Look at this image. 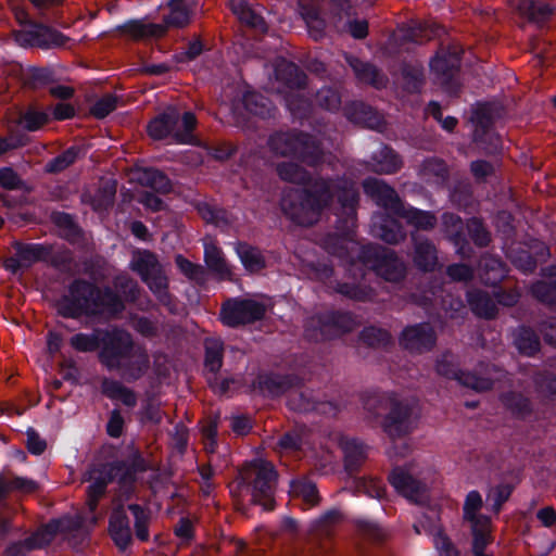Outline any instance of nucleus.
Instances as JSON below:
<instances>
[{"instance_id": "f257e3e1", "label": "nucleus", "mask_w": 556, "mask_h": 556, "mask_svg": "<svg viewBox=\"0 0 556 556\" xmlns=\"http://www.w3.org/2000/svg\"><path fill=\"white\" fill-rule=\"evenodd\" d=\"M305 187L281 200V210L293 223L311 226L320 213L337 199V229L349 235L356 227L359 193L354 184L344 176L309 178Z\"/></svg>"}, {"instance_id": "f03ea898", "label": "nucleus", "mask_w": 556, "mask_h": 556, "mask_svg": "<svg viewBox=\"0 0 556 556\" xmlns=\"http://www.w3.org/2000/svg\"><path fill=\"white\" fill-rule=\"evenodd\" d=\"M84 273L91 279L75 278L56 304L58 314L64 318L87 317L117 318L126 309L121 294L110 286H98L103 277L98 261L84 262Z\"/></svg>"}, {"instance_id": "7ed1b4c3", "label": "nucleus", "mask_w": 556, "mask_h": 556, "mask_svg": "<svg viewBox=\"0 0 556 556\" xmlns=\"http://www.w3.org/2000/svg\"><path fill=\"white\" fill-rule=\"evenodd\" d=\"M100 333V364L109 371L123 370L128 381L140 379L148 369L149 358L146 353H141L135 361H130L135 349L131 334L119 327L102 328Z\"/></svg>"}, {"instance_id": "20e7f679", "label": "nucleus", "mask_w": 556, "mask_h": 556, "mask_svg": "<svg viewBox=\"0 0 556 556\" xmlns=\"http://www.w3.org/2000/svg\"><path fill=\"white\" fill-rule=\"evenodd\" d=\"M147 462L139 451L132 452L125 459H115L99 464L88 472L86 489L87 506L91 513L98 509L100 500L105 495L108 485L117 480L122 486H132L137 475L147 471Z\"/></svg>"}, {"instance_id": "39448f33", "label": "nucleus", "mask_w": 556, "mask_h": 556, "mask_svg": "<svg viewBox=\"0 0 556 556\" xmlns=\"http://www.w3.org/2000/svg\"><path fill=\"white\" fill-rule=\"evenodd\" d=\"M268 143L276 154L293 157L314 168L330 165L334 159L315 136L298 129L276 131L270 135Z\"/></svg>"}, {"instance_id": "423d86ee", "label": "nucleus", "mask_w": 556, "mask_h": 556, "mask_svg": "<svg viewBox=\"0 0 556 556\" xmlns=\"http://www.w3.org/2000/svg\"><path fill=\"white\" fill-rule=\"evenodd\" d=\"M190 0H167L168 14L163 16L162 23H146L143 20H128L117 26V30L135 41L159 39L166 36L168 29L187 27L193 15Z\"/></svg>"}, {"instance_id": "0eeeda50", "label": "nucleus", "mask_w": 556, "mask_h": 556, "mask_svg": "<svg viewBox=\"0 0 556 556\" xmlns=\"http://www.w3.org/2000/svg\"><path fill=\"white\" fill-rule=\"evenodd\" d=\"M418 420L416 405L405 399H396L389 410L380 420V427L386 435L392 441L388 448V456L405 457L410 451L407 443L396 444L395 440L402 439L413 433Z\"/></svg>"}, {"instance_id": "6e6552de", "label": "nucleus", "mask_w": 556, "mask_h": 556, "mask_svg": "<svg viewBox=\"0 0 556 556\" xmlns=\"http://www.w3.org/2000/svg\"><path fill=\"white\" fill-rule=\"evenodd\" d=\"M194 113L188 111L181 116L176 110L163 111L147 124V134L154 141L170 139L176 144H198Z\"/></svg>"}, {"instance_id": "1a4fd4ad", "label": "nucleus", "mask_w": 556, "mask_h": 556, "mask_svg": "<svg viewBox=\"0 0 556 556\" xmlns=\"http://www.w3.org/2000/svg\"><path fill=\"white\" fill-rule=\"evenodd\" d=\"M16 22L20 27L12 30V37L21 48L47 51L63 48L71 40L56 28L34 20L25 11L16 13Z\"/></svg>"}, {"instance_id": "9d476101", "label": "nucleus", "mask_w": 556, "mask_h": 556, "mask_svg": "<svg viewBox=\"0 0 556 556\" xmlns=\"http://www.w3.org/2000/svg\"><path fill=\"white\" fill-rule=\"evenodd\" d=\"M356 327L354 315L348 311L317 312L304 321V337L309 342H325L340 338Z\"/></svg>"}, {"instance_id": "9b49d317", "label": "nucleus", "mask_w": 556, "mask_h": 556, "mask_svg": "<svg viewBox=\"0 0 556 556\" xmlns=\"http://www.w3.org/2000/svg\"><path fill=\"white\" fill-rule=\"evenodd\" d=\"M438 375L457 381L460 386L472 389L477 392L490 391L494 387L495 379L491 371L495 365L480 362L473 371L463 370L451 353H443L435 363Z\"/></svg>"}, {"instance_id": "f8f14e48", "label": "nucleus", "mask_w": 556, "mask_h": 556, "mask_svg": "<svg viewBox=\"0 0 556 556\" xmlns=\"http://www.w3.org/2000/svg\"><path fill=\"white\" fill-rule=\"evenodd\" d=\"M358 261L389 282H400L406 276V266L396 252L378 243L361 247Z\"/></svg>"}, {"instance_id": "ddd939ff", "label": "nucleus", "mask_w": 556, "mask_h": 556, "mask_svg": "<svg viewBox=\"0 0 556 556\" xmlns=\"http://www.w3.org/2000/svg\"><path fill=\"white\" fill-rule=\"evenodd\" d=\"M358 261L389 282H400L406 276V266L396 252L378 243L361 247Z\"/></svg>"}, {"instance_id": "4468645a", "label": "nucleus", "mask_w": 556, "mask_h": 556, "mask_svg": "<svg viewBox=\"0 0 556 556\" xmlns=\"http://www.w3.org/2000/svg\"><path fill=\"white\" fill-rule=\"evenodd\" d=\"M277 480L278 472L275 467L269 463H263L249 477L241 479L238 489L247 488L251 492L252 502L270 511L275 508Z\"/></svg>"}, {"instance_id": "2eb2a0df", "label": "nucleus", "mask_w": 556, "mask_h": 556, "mask_svg": "<svg viewBox=\"0 0 556 556\" xmlns=\"http://www.w3.org/2000/svg\"><path fill=\"white\" fill-rule=\"evenodd\" d=\"M266 311L262 302L237 296L229 298L222 304L219 317L223 325L238 328L262 320Z\"/></svg>"}, {"instance_id": "dca6fc26", "label": "nucleus", "mask_w": 556, "mask_h": 556, "mask_svg": "<svg viewBox=\"0 0 556 556\" xmlns=\"http://www.w3.org/2000/svg\"><path fill=\"white\" fill-rule=\"evenodd\" d=\"M430 70L433 80L444 92L450 96H457L460 91L458 73L460 70V58L456 52H438L430 61Z\"/></svg>"}, {"instance_id": "f3484780", "label": "nucleus", "mask_w": 556, "mask_h": 556, "mask_svg": "<svg viewBox=\"0 0 556 556\" xmlns=\"http://www.w3.org/2000/svg\"><path fill=\"white\" fill-rule=\"evenodd\" d=\"M510 263L523 274H533L540 263H544L551 256L549 248L542 241L532 239L528 248L521 244L511 245L506 251Z\"/></svg>"}, {"instance_id": "a211bd4d", "label": "nucleus", "mask_w": 556, "mask_h": 556, "mask_svg": "<svg viewBox=\"0 0 556 556\" xmlns=\"http://www.w3.org/2000/svg\"><path fill=\"white\" fill-rule=\"evenodd\" d=\"M437 340V332L428 321L406 326L399 337L401 346L413 354H424L432 351Z\"/></svg>"}, {"instance_id": "6ab92c4d", "label": "nucleus", "mask_w": 556, "mask_h": 556, "mask_svg": "<svg viewBox=\"0 0 556 556\" xmlns=\"http://www.w3.org/2000/svg\"><path fill=\"white\" fill-rule=\"evenodd\" d=\"M288 405L292 410L299 413H317L328 417H334L343 408L338 401L319 400L313 391L304 390L293 393L288 399Z\"/></svg>"}, {"instance_id": "aec40b11", "label": "nucleus", "mask_w": 556, "mask_h": 556, "mask_svg": "<svg viewBox=\"0 0 556 556\" xmlns=\"http://www.w3.org/2000/svg\"><path fill=\"white\" fill-rule=\"evenodd\" d=\"M363 188L367 195L372 198L378 206L399 216L404 208L405 203L401 200L395 189L382 179L376 177H367L363 181Z\"/></svg>"}, {"instance_id": "412c9836", "label": "nucleus", "mask_w": 556, "mask_h": 556, "mask_svg": "<svg viewBox=\"0 0 556 556\" xmlns=\"http://www.w3.org/2000/svg\"><path fill=\"white\" fill-rule=\"evenodd\" d=\"M442 228L446 239L454 245L456 253L463 260H470L475 250L467 239L465 225L459 215L452 212H444L441 216Z\"/></svg>"}, {"instance_id": "4be33fe9", "label": "nucleus", "mask_w": 556, "mask_h": 556, "mask_svg": "<svg viewBox=\"0 0 556 556\" xmlns=\"http://www.w3.org/2000/svg\"><path fill=\"white\" fill-rule=\"evenodd\" d=\"M298 382L293 375L260 372L251 383V390L262 396L278 397L292 389Z\"/></svg>"}, {"instance_id": "5701e85b", "label": "nucleus", "mask_w": 556, "mask_h": 556, "mask_svg": "<svg viewBox=\"0 0 556 556\" xmlns=\"http://www.w3.org/2000/svg\"><path fill=\"white\" fill-rule=\"evenodd\" d=\"M127 511V506L121 503L113 507L109 516V534L121 552H125L132 544V530Z\"/></svg>"}, {"instance_id": "b1692460", "label": "nucleus", "mask_w": 556, "mask_h": 556, "mask_svg": "<svg viewBox=\"0 0 556 556\" xmlns=\"http://www.w3.org/2000/svg\"><path fill=\"white\" fill-rule=\"evenodd\" d=\"M500 401L505 410L516 420L538 421L541 419L532 400L520 391H505L500 395Z\"/></svg>"}, {"instance_id": "393cba45", "label": "nucleus", "mask_w": 556, "mask_h": 556, "mask_svg": "<svg viewBox=\"0 0 556 556\" xmlns=\"http://www.w3.org/2000/svg\"><path fill=\"white\" fill-rule=\"evenodd\" d=\"M275 78L281 88L289 91L303 90L307 85V76L294 62L280 58L275 64Z\"/></svg>"}, {"instance_id": "a878e982", "label": "nucleus", "mask_w": 556, "mask_h": 556, "mask_svg": "<svg viewBox=\"0 0 556 556\" xmlns=\"http://www.w3.org/2000/svg\"><path fill=\"white\" fill-rule=\"evenodd\" d=\"M517 11L521 17L542 29L554 16L556 5L544 0H519Z\"/></svg>"}, {"instance_id": "bb28decb", "label": "nucleus", "mask_w": 556, "mask_h": 556, "mask_svg": "<svg viewBox=\"0 0 556 556\" xmlns=\"http://www.w3.org/2000/svg\"><path fill=\"white\" fill-rule=\"evenodd\" d=\"M343 114L353 124L370 129H377L383 125L382 116L372 106L363 101L354 100L345 103Z\"/></svg>"}, {"instance_id": "cd10ccee", "label": "nucleus", "mask_w": 556, "mask_h": 556, "mask_svg": "<svg viewBox=\"0 0 556 556\" xmlns=\"http://www.w3.org/2000/svg\"><path fill=\"white\" fill-rule=\"evenodd\" d=\"M415 267L424 273L435 271L439 267L438 250L434 243L428 238L413 236Z\"/></svg>"}, {"instance_id": "c85d7f7f", "label": "nucleus", "mask_w": 556, "mask_h": 556, "mask_svg": "<svg viewBox=\"0 0 556 556\" xmlns=\"http://www.w3.org/2000/svg\"><path fill=\"white\" fill-rule=\"evenodd\" d=\"M37 488V483L27 478L11 476L5 477L0 475V506H3L2 502L11 491H25L33 492ZM11 530L8 518L0 517V541L3 540Z\"/></svg>"}, {"instance_id": "c756f323", "label": "nucleus", "mask_w": 556, "mask_h": 556, "mask_svg": "<svg viewBox=\"0 0 556 556\" xmlns=\"http://www.w3.org/2000/svg\"><path fill=\"white\" fill-rule=\"evenodd\" d=\"M388 481L399 494L414 502L422 489L421 483L416 480L405 468L400 466H395L390 471L388 475Z\"/></svg>"}, {"instance_id": "7c9ffc66", "label": "nucleus", "mask_w": 556, "mask_h": 556, "mask_svg": "<svg viewBox=\"0 0 556 556\" xmlns=\"http://www.w3.org/2000/svg\"><path fill=\"white\" fill-rule=\"evenodd\" d=\"M397 399L393 392L381 390H367L361 394L364 409L375 418H383L393 402Z\"/></svg>"}, {"instance_id": "2f4dec72", "label": "nucleus", "mask_w": 556, "mask_h": 556, "mask_svg": "<svg viewBox=\"0 0 556 556\" xmlns=\"http://www.w3.org/2000/svg\"><path fill=\"white\" fill-rule=\"evenodd\" d=\"M372 235L388 244H397L405 240L406 230L399 219L384 215L374 222Z\"/></svg>"}, {"instance_id": "473e14b6", "label": "nucleus", "mask_w": 556, "mask_h": 556, "mask_svg": "<svg viewBox=\"0 0 556 556\" xmlns=\"http://www.w3.org/2000/svg\"><path fill=\"white\" fill-rule=\"evenodd\" d=\"M204 263L207 270L217 280H232V269L225 258L223 250L215 244H205L204 247Z\"/></svg>"}, {"instance_id": "72a5a7b5", "label": "nucleus", "mask_w": 556, "mask_h": 556, "mask_svg": "<svg viewBox=\"0 0 556 556\" xmlns=\"http://www.w3.org/2000/svg\"><path fill=\"white\" fill-rule=\"evenodd\" d=\"M289 494L301 498L307 507L317 506L321 500L316 483L308 476H299L289 481Z\"/></svg>"}, {"instance_id": "f704fd0d", "label": "nucleus", "mask_w": 556, "mask_h": 556, "mask_svg": "<svg viewBox=\"0 0 556 556\" xmlns=\"http://www.w3.org/2000/svg\"><path fill=\"white\" fill-rule=\"evenodd\" d=\"M345 60L358 81L369 84L376 88L383 86L386 77L376 65L354 55H348Z\"/></svg>"}, {"instance_id": "c9c22d12", "label": "nucleus", "mask_w": 556, "mask_h": 556, "mask_svg": "<svg viewBox=\"0 0 556 556\" xmlns=\"http://www.w3.org/2000/svg\"><path fill=\"white\" fill-rule=\"evenodd\" d=\"M367 445L363 441L352 438L342 442L344 454V468L350 475L357 473L367 458Z\"/></svg>"}, {"instance_id": "e433bc0d", "label": "nucleus", "mask_w": 556, "mask_h": 556, "mask_svg": "<svg viewBox=\"0 0 556 556\" xmlns=\"http://www.w3.org/2000/svg\"><path fill=\"white\" fill-rule=\"evenodd\" d=\"M51 222L61 230V237L70 244L74 245L84 240V230L72 214L54 211L51 213Z\"/></svg>"}, {"instance_id": "4c0bfd02", "label": "nucleus", "mask_w": 556, "mask_h": 556, "mask_svg": "<svg viewBox=\"0 0 556 556\" xmlns=\"http://www.w3.org/2000/svg\"><path fill=\"white\" fill-rule=\"evenodd\" d=\"M514 345L519 354L533 357L541 351L539 334L529 326H519L514 332Z\"/></svg>"}, {"instance_id": "58836bf2", "label": "nucleus", "mask_w": 556, "mask_h": 556, "mask_svg": "<svg viewBox=\"0 0 556 556\" xmlns=\"http://www.w3.org/2000/svg\"><path fill=\"white\" fill-rule=\"evenodd\" d=\"M129 267L140 276L142 281H147L149 276L155 274L163 266L155 253L150 250H137L132 255Z\"/></svg>"}, {"instance_id": "ea45409f", "label": "nucleus", "mask_w": 556, "mask_h": 556, "mask_svg": "<svg viewBox=\"0 0 556 556\" xmlns=\"http://www.w3.org/2000/svg\"><path fill=\"white\" fill-rule=\"evenodd\" d=\"M467 302L475 315L484 319H493L497 315V306L488 292L471 290L467 292Z\"/></svg>"}, {"instance_id": "a19ab883", "label": "nucleus", "mask_w": 556, "mask_h": 556, "mask_svg": "<svg viewBox=\"0 0 556 556\" xmlns=\"http://www.w3.org/2000/svg\"><path fill=\"white\" fill-rule=\"evenodd\" d=\"M13 249L16 252V255L24 263V267L27 269L36 263L46 262V257L49 255V248L47 243H25L14 241Z\"/></svg>"}, {"instance_id": "79ce46f5", "label": "nucleus", "mask_w": 556, "mask_h": 556, "mask_svg": "<svg viewBox=\"0 0 556 556\" xmlns=\"http://www.w3.org/2000/svg\"><path fill=\"white\" fill-rule=\"evenodd\" d=\"M242 104L248 113L263 119L273 117L276 110L267 97L256 91L244 92Z\"/></svg>"}, {"instance_id": "37998d69", "label": "nucleus", "mask_w": 556, "mask_h": 556, "mask_svg": "<svg viewBox=\"0 0 556 556\" xmlns=\"http://www.w3.org/2000/svg\"><path fill=\"white\" fill-rule=\"evenodd\" d=\"M401 75L405 91L413 94L421 92L426 77L425 70L420 63L403 62Z\"/></svg>"}, {"instance_id": "c03bdc74", "label": "nucleus", "mask_w": 556, "mask_h": 556, "mask_svg": "<svg viewBox=\"0 0 556 556\" xmlns=\"http://www.w3.org/2000/svg\"><path fill=\"white\" fill-rule=\"evenodd\" d=\"M399 217L405 218L407 224L416 229L429 231L432 230L438 223L435 214L431 211H424L412 205H404Z\"/></svg>"}, {"instance_id": "a18cd8bd", "label": "nucleus", "mask_w": 556, "mask_h": 556, "mask_svg": "<svg viewBox=\"0 0 556 556\" xmlns=\"http://www.w3.org/2000/svg\"><path fill=\"white\" fill-rule=\"evenodd\" d=\"M86 149L81 146H71L61 154L48 161L45 165V172L48 174H60L72 166L78 159L84 157Z\"/></svg>"}, {"instance_id": "49530a36", "label": "nucleus", "mask_w": 556, "mask_h": 556, "mask_svg": "<svg viewBox=\"0 0 556 556\" xmlns=\"http://www.w3.org/2000/svg\"><path fill=\"white\" fill-rule=\"evenodd\" d=\"M138 182L161 194L172 191V182L167 175L153 167L143 168L138 175Z\"/></svg>"}, {"instance_id": "de8ad7c7", "label": "nucleus", "mask_w": 556, "mask_h": 556, "mask_svg": "<svg viewBox=\"0 0 556 556\" xmlns=\"http://www.w3.org/2000/svg\"><path fill=\"white\" fill-rule=\"evenodd\" d=\"M224 363V342L216 338H206L204 341V367L215 376Z\"/></svg>"}, {"instance_id": "09e8293b", "label": "nucleus", "mask_w": 556, "mask_h": 556, "mask_svg": "<svg viewBox=\"0 0 556 556\" xmlns=\"http://www.w3.org/2000/svg\"><path fill=\"white\" fill-rule=\"evenodd\" d=\"M464 227L467 239L469 238L477 248L483 249L489 247L492 241V235L481 218L470 217Z\"/></svg>"}, {"instance_id": "8fccbe9b", "label": "nucleus", "mask_w": 556, "mask_h": 556, "mask_svg": "<svg viewBox=\"0 0 556 556\" xmlns=\"http://www.w3.org/2000/svg\"><path fill=\"white\" fill-rule=\"evenodd\" d=\"M372 160L376 161V172L380 174H394L403 165L400 155L388 146H383L375 153Z\"/></svg>"}, {"instance_id": "3c124183", "label": "nucleus", "mask_w": 556, "mask_h": 556, "mask_svg": "<svg viewBox=\"0 0 556 556\" xmlns=\"http://www.w3.org/2000/svg\"><path fill=\"white\" fill-rule=\"evenodd\" d=\"M230 8L241 23L256 29L265 28L266 23L263 16L255 12L245 0H230Z\"/></svg>"}, {"instance_id": "603ef678", "label": "nucleus", "mask_w": 556, "mask_h": 556, "mask_svg": "<svg viewBox=\"0 0 556 556\" xmlns=\"http://www.w3.org/2000/svg\"><path fill=\"white\" fill-rule=\"evenodd\" d=\"M238 256L248 271L256 273L266 267V261L260 249L247 243H239Z\"/></svg>"}, {"instance_id": "864d4df0", "label": "nucleus", "mask_w": 556, "mask_h": 556, "mask_svg": "<svg viewBox=\"0 0 556 556\" xmlns=\"http://www.w3.org/2000/svg\"><path fill=\"white\" fill-rule=\"evenodd\" d=\"M314 101L323 110L337 112L342 105V94L337 86H323L316 91Z\"/></svg>"}, {"instance_id": "5fc2aeb1", "label": "nucleus", "mask_w": 556, "mask_h": 556, "mask_svg": "<svg viewBox=\"0 0 556 556\" xmlns=\"http://www.w3.org/2000/svg\"><path fill=\"white\" fill-rule=\"evenodd\" d=\"M47 545V541L41 534H31L24 540L11 542L3 552V556H27L31 551L42 548Z\"/></svg>"}, {"instance_id": "6e6d98bb", "label": "nucleus", "mask_w": 556, "mask_h": 556, "mask_svg": "<svg viewBox=\"0 0 556 556\" xmlns=\"http://www.w3.org/2000/svg\"><path fill=\"white\" fill-rule=\"evenodd\" d=\"M127 509L134 516L135 525H134V533L135 536L141 542H148L150 539L149 532V522H150V514L149 511L137 503H131L127 505Z\"/></svg>"}, {"instance_id": "4d7b16f0", "label": "nucleus", "mask_w": 556, "mask_h": 556, "mask_svg": "<svg viewBox=\"0 0 556 556\" xmlns=\"http://www.w3.org/2000/svg\"><path fill=\"white\" fill-rule=\"evenodd\" d=\"M100 330H102V328H94L90 333L78 332L71 337L70 345L79 353L99 351L101 339Z\"/></svg>"}, {"instance_id": "13d9d810", "label": "nucleus", "mask_w": 556, "mask_h": 556, "mask_svg": "<svg viewBox=\"0 0 556 556\" xmlns=\"http://www.w3.org/2000/svg\"><path fill=\"white\" fill-rule=\"evenodd\" d=\"M450 200L458 208H468L473 203V190L469 181L458 180L450 190Z\"/></svg>"}, {"instance_id": "bf43d9fd", "label": "nucleus", "mask_w": 556, "mask_h": 556, "mask_svg": "<svg viewBox=\"0 0 556 556\" xmlns=\"http://www.w3.org/2000/svg\"><path fill=\"white\" fill-rule=\"evenodd\" d=\"M47 245L49 248V255L46 257L45 263L61 271L68 270L74 262L73 252L64 245L59 249H55L50 243H47Z\"/></svg>"}, {"instance_id": "052dcab7", "label": "nucleus", "mask_w": 556, "mask_h": 556, "mask_svg": "<svg viewBox=\"0 0 556 556\" xmlns=\"http://www.w3.org/2000/svg\"><path fill=\"white\" fill-rule=\"evenodd\" d=\"M473 141L486 155H497L503 149L502 137L494 129L484 134L473 132Z\"/></svg>"}, {"instance_id": "680f3d73", "label": "nucleus", "mask_w": 556, "mask_h": 556, "mask_svg": "<svg viewBox=\"0 0 556 556\" xmlns=\"http://www.w3.org/2000/svg\"><path fill=\"white\" fill-rule=\"evenodd\" d=\"M277 174L280 179L299 185H304L311 176L301 165L293 162L279 163L277 165Z\"/></svg>"}, {"instance_id": "e2e57ef3", "label": "nucleus", "mask_w": 556, "mask_h": 556, "mask_svg": "<svg viewBox=\"0 0 556 556\" xmlns=\"http://www.w3.org/2000/svg\"><path fill=\"white\" fill-rule=\"evenodd\" d=\"M175 264L180 273L189 280L199 285H202L206 281V271L202 265L192 263L181 254L176 255Z\"/></svg>"}, {"instance_id": "0e129e2a", "label": "nucleus", "mask_w": 556, "mask_h": 556, "mask_svg": "<svg viewBox=\"0 0 556 556\" xmlns=\"http://www.w3.org/2000/svg\"><path fill=\"white\" fill-rule=\"evenodd\" d=\"M532 295L541 303L556 309V283L552 280H539L531 287Z\"/></svg>"}, {"instance_id": "69168bd1", "label": "nucleus", "mask_w": 556, "mask_h": 556, "mask_svg": "<svg viewBox=\"0 0 556 556\" xmlns=\"http://www.w3.org/2000/svg\"><path fill=\"white\" fill-rule=\"evenodd\" d=\"M359 340L371 348H384L391 342V336L386 329L368 326L361 331Z\"/></svg>"}, {"instance_id": "338daca9", "label": "nucleus", "mask_w": 556, "mask_h": 556, "mask_svg": "<svg viewBox=\"0 0 556 556\" xmlns=\"http://www.w3.org/2000/svg\"><path fill=\"white\" fill-rule=\"evenodd\" d=\"M286 104L294 119L304 121L312 112V102L301 94H289Z\"/></svg>"}, {"instance_id": "774afa93", "label": "nucleus", "mask_w": 556, "mask_h": 556, "mask_svg": "<svg viewBox=\"0 0 556 556\" xmlns=\"http://www.w3.org/2000/svg\"><path fill=\"white\" fill-rule=\"evenodd\" d=\"M536 393L544 399L556 401V376L538 374L533 378Z\"/></svg>"}]
</instances>
